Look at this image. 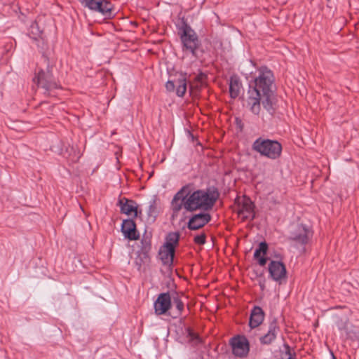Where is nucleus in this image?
<instances>
[{
  "label": "nucleus",
  "instance_id": "obj_1",
  "mask_svg": "<svg viewBox=\"0 0 359 359\" xmlns=\"http://www.w3.org/2000/svg\"><path fill=\"white\" fill-rule=\"evenodd\" d=\"M258 75L249 83L247 107L255 115H259L261 104L266 111L273 116L276 109L274 90V76L266 67L258 69Z\"/></svg>",
  "mask_w": 359,
  "mask_h": 359
},
{
  "label": "nucleus",
  "instance_id": "obj_2",
  "mask_svg": "<svg viewBox=\"0 0 359 359\" xmlns=\"http://www.w3.org/2000/svg\"><path fill=\"white\" fill-rule=\"evenodd\" d=\"M219 196V194L215 187L191 191L188 187L184 186L174 195L171 201L172 217L177 216L182 210L188 212L210 210Z\"/></svg>",
  "mask_w": 359,
  "mask_h": 359
},
{
  "label": "nucleus",
  "instance_id": "obj_3",
  "mask_svg": "<svg viewBox=\"0 0 359 359\" xmlns=\"http://www.w3.org/2000/svg\"><path fill=\"white\" fill-rule=\"evenodd\" d=\"M45 62L47 63L46 69L36 73L32 81L45 97H56L57 91L62 89V85L53 76V65L50 63L48 57H45Z\"/></svg>",
  "mask_w": 359,
  "mask_h": 359
},
{
  "label": "nucleus",
  "instance_id": "obj_4",
  "mask_svg": "<svg viewBox=\"0 0 359 359\" xmlns=\"http://www.w3.org/2000/svg\"><path fill=\"white\" fill-rule=\"evenodd\" d=\"M252 149L261 156L275 161L281 156L283 147L280 142L276 140H271L261 136L253 142Z\"/></svg>",
  "mask_w": 359,
  "mask_h": 359
},
{
  "label": "nucleus",
  "instance_id": "obj_5",
  "mask_svg": "<svg viewBox=\"0 0 359 359\" xmlns=\"http://www.w3.org/2000/svg\"><path fill=\"white\" fill-rule=\"evenodd\" d=\"M180 39L182 43L183 51H189L194 56L200 46V41L196 32L187 23H184L180 29Z\"/></svg>",
  "mask_w": 359,
  "mask_h": 359
},
{
  "label": "nucleus",
  "instance_id": "obj_6",
  "mask_svg": "<svg viewBox=\"0 0 359 359\" xmlns=\"http://www.w3.org/2000/svg\"><path fill=\"white\" fill-rule=\"evenodd\" d=\"M232 353L241 358H245L250 351V343L244 335H236L229 339V342Z\"/></svg>",
  "mask_w": 359,
  "mask_h": 359
},
{
  "label": "nucleus",
  "instance_id": "obj_7",
  "mask_svg": "<svg viewBox=\"0 0 359 359\" xmlns=\"http://www.w3.org/2000/svg\"><path fill=\"white\" fill-rule=\"evenodd\" d=\"M269 277L278 284L287 280V273L282 261L271 260L268 266Z\"/></svg>",
  "mask_w": 359,
  "mask_h": 359
},
{
  "label": "nucleus",
  "instance_id": "obj_8",
  "mask_svg": "<svg viewBox=\"0 0 359 359\" xmlns=\"http://www.w3.org/2000/svg\"><path fill=\"white\" fill-rule=\"evenodd\" d=\"M80 3L84 7L104 15L110 16L111 14L112 4L108 0H82Z\"/></svg>",
  "mask_w": 359,
  "mask_h": 359
},
{
  "label": "nucleus",
  "instance_id": "obj_9",
  "mask_svg": "<svg viewBox=\"0 0 359 359\" xmlns=\"http://www.w3.org/2000/svg\"><path fill=\"white\" fill-rule=\"evenodd\" d=\"M172 298L170 292L161 293L154 303V312L157 316L168 315L172 309Z\"/></svg>",
  "mask_w": 359,
  "mask_h": 359
},
{
  "label": "nucleus",
  "instance_id": "obj_10",
  "mask_svg": "<svg viewBox=\"0 0 359 359\" xmlns=\"http://www.w3.org/2000/svg\"><path fill=\"white\" fill-rule=\"evenodd\" d=\"M238 215L243 221H252L255 218V205L249 198H244L238 204Z\"/></svg>",
  "mask_w": 359,
  "mask_h": 359
},
{
  "label": "nucleus",
  "instance_id": "obj_11",
  "mask_svg": "<svg viewBox=\"0 0 359 359\" xmlns=\"http://www.w3.org/2000/svg\"><path fill=\"white\" fill-rule=\"evenodd\" d=\"M313 236V232L306 225L299 224L291 233L290 239L302 245H306Z\"/></svg>",
  "mask_w": 359,
  "mask_h": 359
},
{
  "label": "nucleus",
  "instance_id": "obj_12",
  "mask_svg": "<svg viewBox=\"0 0 359 359\" xmlns=\"http://www.w3.org/2000/svg\"><path fill=\"white\" fill-rule=\"evenodd\" d=\"M280 332V327L277 319L273 318L269 324L268 331L263 336L259 337V342L262 345H270L275 341L278 334Z\"/></svg>",
  "mask_w": 359,
  "mask_h": 359
},
{
  "label": "nucleus",
  "instance_id": "obj_13",
  "mask_svg": "<svg viewBox=\"0 0 359 359\" xmlns=\"http://www.w3.org/2000/svg\"><path fill=\"white\" fill-rule=\"evenodd\" d=\"M211 219V216L209 213L203 212L194 215L190 217L187 227L190 230H197L203 227Z\"/></svg>",
  "mask_w": 359,
  "mask_h": 359
},
{
  "label": "nucleus",
  "instance_id": "obj_14",
  "mask_svg": "<svg viewBox=\"0 0 359 359\" xmlns=\"http://www.w3.org/2000/svg\"><path fill=\"white\" fill-rule=\"evenodd\" d=\"M121 232L123 233L125 238L130 241L137 240L140 238V234L136 229L135 222L132 219H127L123 221Z\"/></svg>",
  "mask_w": 359,
  "mask_h": 359
},
{
  "label": "nucleus",
  "instance_id": "obj_15",
  "mask_svg": "<svg viewBox=\"0 0 359 359\" xmlns=\"http://www.w3.org/2000/svg\"><path fill=\"white\" fill-rule=\"evenodd\" d=\"M118 205L121 213L127 215H133L134 217H137V206L134 201L123 198L118 201Z\"/></svg>",
  "mask_w": 359,
  "mask_h": 359
},
{
  "label": "nucleus",
  "instance_id": "obj_16",
  "mask_svg": "<svg viewBox=\"0 0 359 359\" xmlns=\"http://www.w3.org/2000/svg\"><path fill=\"white\" fill-rule=\"evenodd\" d=\"M171 298L172 310L169 312L168 316L175 319L179 318L182 315V311L184 309V304L177 293L171 295Z\"/></svg>",
  "mask_w": 359,
  "mask_h": 359
},
{
  "label": "nucleus",
  "instance_id": "obj_17",
  "mask_svg": "<svg viewBox=\"0 0 359 359\" xmlns=\"http://www.w3.org/2000/svg\"><path fill=\"white\" fill-rule=\"evenodd\" d=\"M268 249V244L266 243V242L263 241L259 244L258 248L255 250L254 252V259L257 260L258 264L261 266H265L269 259L266 257Z\"/></svg>",
  "mask_w": 359,
  "mask_h": 359
},
{
  "label": "nucleus",
  "instance_id": "obj_18",
  "mask_svg": "<svg viewBox=\"0 0 359 359\" xmlns=\"http://www.w3.org/2000/svg\"><path fill=\"white\" fill-rule=\"evenodd\" d=\"M264 319V313L259 306H255L250 313L249 325L253 329L260 325Z\"/></svg>",
  "mask_w": 359,
  "mask_h": 359
},
{
  "label": "nucleus",
  "instance_id": "obj_19",
  "mask_svg": "<svg viewBox=\"0 0 359 359\" xmlns=\"http://www.w3.org/2000/svg\"><path fill=\"white\" fill-rule=\"evenodd\" d=\"M175 252V250L167 248L164 246L160 248L158 255L163 265H172Z\"/></svg>",
  "mask_w": 359,
  "mask_h": 359
},
{
  "label": "nucleus",
  "instance_id": "obj_20",
  "mask_svg": "<svg viewBox=\"0 0 359 359\" xmlns=\"http://www.w3.org/2000/svg\"><path fill=\"white\" fill-rule=\"evenodd\" d=\"M243 88L240 79L236 76H231L229 83V93L231 98L238 97Z\"/></svg>",
  "mask_w": 359,
  "mask_h": 359
},
{
  "label": "nucleus",
  "instance_id": "obj_21",
  "mask_svg": "<svg viewBox=\"0 0 359 359\" xmlns=\"http://www.w3.org/2000/svg\"><path fill=\"white\" fill-rule=\"evenodd\" d=\"M151 233L145 232L141 240L140 249L137 251L149 255L151 250Z\"/></svg>",
  "mask_w": 359,
  "mask_h": 359
},
{
  "label": "nucleus",
  "instance_id": "obj_22",
  "mask_svg": "<svg viewBox=\"0 0 359 359\" xmlns=\"http://www.w3.org/2000/svg\"><path fill=\"white\" fill-rule=\"evenodd\" d=\"M179 241L180 233L178 232L169 233L163 246L175 250V247L178 245Z\"/></svg>",
  "mask_w": 359,
  "mask_h": 359
},
{
  "label": "nucleus",
  "instance_id": "obj_23",
  "mask_svg": "<svg viewBox=\"0 0 359 359\" xmlns=\"http://www.w3.org/2000/svg\"><path fill=\"white\" fill-rule=\"evenodd\" d=\"M348 320L346 318H338L336 321V326L340 332L341 337L348 338L349 337Z\"/></svg>",
  "mask_w": 359,
  "mask_h": 359
},
{
  "label": "nucleus",
  "instance_id": "obj_24",
  "mask_svg": "<svg viewBox=\"0 0 359 359\" xmlns=\"http://www.w3.org/2000/svg\"><path fill=\"white\" fill-rule=\"evenodd\" d=\"M186 75V74H181L180 77L176 81V94L178 97H182L187 91Z\"/></svg>",
  "mask_w": 359,
  "mask_h": 359
},
{
  "label": "nucleus",
  "instance_id": "obj_25",
  "mask_svg": "<svg viewBox=\"0 0 359 359\" xmlns=\"http://www.w3.org/2000/svg\"><path fill=\"white\" fill-rule=\"evenodd\" d=\"M149 261H150L149 255L144 254L143 252H137V257L135 259V264L137 266L138 271H140L142 269V266L144 264L149 262Z\"/></svg>",
  "mask_w": 359,
  "mask_h": 359
},
{
  "label": "nucleus",
  "instance_id": "obj_26",
  "mask_svg": "<svg viewBox=\"0 0 359 359\" xmlns=\"http://www.w3.org/2000/svg\"><path fill=\"white\" fill-rule=\"evenodd\" d=\"M147 215L149 217L155 219L157 216V207L156 202L155 200H152L149 202V208L147 210Z\"/></svg>",
  "mask_w": 359,
  "mask_h": 359
},
{
  "label": "nucleus",
  "instance_id": "obj_27",
  "mask_svg": "<svg viewBox=\"0 0 359 359\" xmlns=\"http://www.w3.org/2000/svg\"><path fill=\"white\" fill-rule=\"evenodd\" d=\"M185 333L191 341L198 342L200 341L198 335L191 327H186Z\"/></svg>",
  "mask_w": 359,
  "mask_h": 359
},
{
  "label": "nucleus",
  "instance_id": "obj_28",
  "mask_svg": "<svg viewBox=\"0 0 359 359\" xmlns=\"http://www.w3.org/2000/svg\"><path fill=\"white\" fill-rule=\"evenodd\" d=\"M30 29H31V33L34 35L33 38L36 39L37 37H40L41 34H42V32L39 29V25H38V23L36 22H34L31 27H30Z\"/></svg>",
  "mask_w": 359,
  "mask_h": 359
},
{
  "label": "nucleus",
  "instance_id": "obj_29",
  "mask_svg": "<svg viewBox=\"0 0 359 359\" xmlns=\"http://www.w3.org/2000/svg\"><path fill=\"white\" fill-rule=\"evenodd\" d=\"M283 346L285 348V352L283 353L281 359H293L290 346L287 344H284Z\"/></svg>",
  "mask_w": 359,
  "mask_h": 359
},
{
  "label": "nucleus",
  "instance_id": "obj_30",
  "mask_svg": "<svg viewBox=\"0 0 359 359\" xmlns=\"http://www.w3.org/2000/svg\"><path fill=\"white\" fill-rule=\"evenodd\" d=\"M194 241L198 245H204L206 242V236L205 233L197 235L194 237Z\"/></svg>",
  "mask_w": 359,
  "mask_h": 359
},
{
  "label": "nucleus",
  "instance_id": "obj_31",
  "mask_svg": "<svg viewBox=\"0 0 359 359\" xmlns=\"http://www.w3.org/2000/svg\"><path fill=\"white\" fill-rule=\"evenodd\" d=\"M176 87V81H168L165 83V88L169 92L175 90Z\"/></svg>",
  "mask_w": 359,
  "mask_h": 359
},
{
  "label": "nucleus",
  "instance_id": "obj_32",
  "mask_svg": "<svg viewBox=\"0 0 359 359\" xmlns=\"http://www.w3.org/2000/svg\"><path fill=\"white\" fill-rule=\"evenodd\" d=\"M273 257L276 259V261H282L283 259L282 255L278 252H274V254L273 255Z\"/></svg>",
  "mask_w": 359,
  "mask_h": 359
},
{
  "label": "nucleus",
  "instance_id": "obj_33",
  "mask_svg": "<svg viewBox=\"0 0 359 359\" xmlns=\"http://www.w3.org/2000/svg\"><path fill=\"white\" fill-rule=\"evenodd\" d=\"M332 359H336V358H335V357H334V355H333V358H332Z\"/></svg>",
  "mask_w": 359,
  "mask_h": 359
},
{
  "label": "nucleus",
  "instance_id": "obj_34",
  "mask_svg": "<svg viewBox=\"0 0 359 359\" xmlns=\"http://www.w3.org/2000/svg\"><path fill=\"white\" fill-rule=\"evenodd\" d=\"M79 2H81L82 0H78Z\"/></svg>",
  "mask_w": 359,
  "mask_h": 359
}]
</instances>
